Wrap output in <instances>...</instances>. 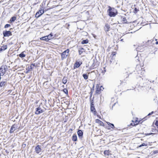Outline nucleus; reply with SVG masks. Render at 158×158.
<instances>
[{"mask_svg":"<svg viewBox=\"0 0 158 158\" xmlns=\"http://www.w3.org/2000/svg\"><path fill=\"white\" fill-rule=\"evenodd\" d=\"M109 9L108 10V13L110 17L114 16L116 15L115 13L114 12V9H112L109 6Z\"/></svg>","mask_w":158,"mask_h":158,"instance_id":"1","label":"nucleus"},{"mask_svg":"<svg viewBox=\"0 0 158 158\" xmlns=\"http://www.w3.org/2000/svg\"><path fill=\"white\" fill-rule=\"evenodd\" d=\"M69 50L67 49L64 52L61 54V58L63 60L66 58L69 54Z\"/></svg>","mask_w":158,"mask_h":158,"instance_id":"2","label":"nucleus"},{"mask_svg":"<svg viewBox=\"0 0 158 158\" xmlns=\"http://www.w3.org/2000/svg\"><path fill=\"white\" fill-rule=\"evenodd\" d=\"M44 112L43 110L41 109V108L39 107L36 108L35 114H40Z\"/></svg>","mask_w":158,"mask_h":158,"instance_id":"3","label":"nucleus"},{"mask_svg":"<svg viewBox=\"0 0 158 158\" xmlns=\"http://www.w3.org/2000/svg\"><path fill=\"white\" fill-rule=\"evenodd\" d=\"M3 33L4 36H9L12 35L11 32L10 31H4Z\"/></svg>","mask_w":158,"mask_h":158,"instance_id":"4","label":"nucleus"},{"mask_svg":"<svg viewBox=\"0 0 158 158\" xmlns=\"http://www.w3.org/2000/svg\"><path fill=\"white\" fill-rule=\"evenodd\" d=\"M155 124L156 126V127H154V128H152L153 132H157L158 133V120L156 121L155 123Z\"/></svg>","mask_w":158,"mask_h":158,"instance_id":"5","label":"nucleus"},{"mask_svg":"<svg viewBox=\"0 0 158 158\" xmlns=\"http://www.w3.org/2000/svg\"><path fill=\"white\" fill-rule=\"evenodd\" d=\"M35 150L36 152L37 153L39 154V153H40L41 152V149L40 147V146L39 145H38L37 146H36L35 148Z\"/></svg>","mask_w":158,"mask_h":158,"instance_id":"6","label":"nucleus"},{"mask_svg":"<svg viewBox=\"0 0 158 158\" xmlns=\"http://www.w3.org/2000/svg\"><path fill=\"white\" fill-rule=\"evenodd\" d=\"M17 127L16 125L14 124L13 125L10 129V133H12L15 131Z\"/></svg>","mask_w":158,"mask_h":158,"instance_id":"7","label":"nucleus"},{"mask_svg":"<svg viewBox=\"0 0 158 158\" xmlns=\"http://www.w3.org/2000/svg\"><path fill=\"white\" fill-rule=\"evenodd\" d=\"M91 110L92 112H93L94 114L96 112L94 107V106L93 104H91L90 107Z\"/></svg>","mask_w":158,"mask_h":158,"instance_id":"8","label":"nucleus"},{"mask_svg":"<svg viewBox=\"0 0 158 158\" xmlns=\"http://www.w3.org/2000/svg\"><path fill=\"white\" fill-rule=\"evenodd\" d=\"M96 122L99 124L101 126H103L104 125V123L102 121L98 119L96 120Z\"/></svg>","mask_w":158,"mask_h":158,"instance_id":"9","label":"nucleus"},{"mask_svg":"<svg viewBox=\"0 0 158 158\" xmlns=\"http://www.w3.org/2000/svg\"><path fill=\"white\" fill-rule=\"evenodd\" d=\"M25 52V51L22 52L19 55V57L21 58L24 57L26 56L25 54H24Z\"/></svg>","mask_w":158,"mask_h":158,"instance_id":"10","label":"nucleus"},{"mask_svg":"<svg viewBox=\"0 0 158 158\" xmlns=\"http://www.w3.org/2000/svg\"><path fill=\"white\" fill-rule=\"evenodd\" d=\"M81 64V63L80 64L79 62L77 61L74 64V68H78L80 66Z\"/></svg>","mask_w":158,"mask_h":158,"instance_id":"11","label":"nucleus"},{"mask_svg":"<svg viewBox=\"0 0 158 158\" xmlns=\"http://www.w3.org/2000/svg\"><path fill=\"white\" fill-rule=\"evenodd\" d=\"M96 93H99V92L100 90H102V89L100 88L99 86L97 85L96 86Z\"/></svg>","mask_w":158,"mask_h":158,"instance_id":"12","label":"nucleus"},{"mask_svg":"<svg viewBox=\"0 0 158 158\" xmlns=\"http://www.w3.org/2000/svg\"><path fill=\"white\" fill-rule=\"evenodd\" d=\"M110 27L108 24H106L105 27V29L106 31H109Z\"/></svg>","mask_w":158,"mask_h":158,"instance_id":"13","label":"nucleus"},{"mask_svg":"<svg viewBox=\"0 0 158 158\" xmlns=\"http://www.w3.org/2000/svg\"><path fill=\"white\" fill-rule=\"evenodd\" d=\"M7 84V82L6 81L1 82L0 83V86L2 87L4 86Z\"/></svg>","mask_w":158,"mask_h":158,"instance_id":"14","label":"nucleus"},{"mask_svg":"<svg viewBox=\"0 0 158 158\" xmlns=\"http://www.w3.org/2000/svg\"><path fill=\"white\" fill-rule=\"evenodd\" d=\"M77 134L79 137H81L83 135V132L81 130H79L77 131Z\"/></svg>","mask_w":158,"mask_h":158,"instance_id":"15","label":"nucleus"},{"mask_svg":"<svg viewBox=\"0 0 158 158\" xmlns=\"http://www.w3.org/2000/svg\"><path fill=\"white\" fill-rule=\"evenodd\" d=\"M16 19V17L15 16H13L10 19L9 22L10 23H12L13 22H14Z\"/></svg>","mask_w":158,"mask_h":158,"instance_id":"16","label":"nucleus"},{"mask_svg":"<svg viewBox=\"0 0 158 158\" xmlns=\"http://www.w3.org/2000/svg\"><path fill=\"white\" fill-rule=\"evenodd\" d=\"M40 39L41 40H45L46 41H48V37L47 36L42 37L40 38Z\"/></svg>","mask_w":158,"mask_h":158,"instance_id":"17","label":"nucleus"},{"mask_svg":"<svg viewBox=\"0 0 158 158\" xmlns=\"http://www.w3.org/2000/svg\"><path fill=\"white\" fill-rule=\"evenodd\" d=\"M72 140L74 141H76L77 140V137L76 134H73L72 136Z\"/></svg>","mask_w":158,"mask_h":158,"instance_id":"18","label":"nucleus"},{"mask_svg":"<svg viewBox=\"0 0 158 158\" xmlns=\"http://www.w3.org/2000/svg\"><path fill=\"white\" fill-rule=\"evenodd\" d=\"M38 12H39V14H40L39 15L38 17H40V15H41L42 14H43L44 12V9H41L39 10Z\"/></svg>","mask_w":158,"mask_h":158,"instance_id":"19","label":"nucleus"},{"mask_svg":"<svg viewBox=\"0 0 158 158\" xmlns=\"http://www.w3.org/2000/svg\"><path fill=\"white\" fill-rule=\"evenodd\" d=\"M67 81V78L65 77H64L62 80V82L63 84H65Z\"/></svg>","mask_w":158,"mask_h":158,"instance_id":"20","label":"nucleus"},{"mask_svg":"<svg viewBox=\"0 0 158 158\" xmlns=\"http://www.w3.org/2000/svg\"><path fill=\"white\" fill-rule=\"evenodd\" d=\"M84 51L85 50L83 48H80L78 51L79 55H81Z\"/></svg>","mask_w":158,"mask_h":158,"instance_id":"21","label":"nucleus"},{"mask_svg":"<svg viewBox=\"0 0 158 158\" xmlns=\"http://www.w3.org/2000/svg\"><path fill=\"white\" fill-rule=\"evenodd\" d=\"M106 123L110 127H111V128L113 129L114 127V125L113 124L110 123L109 122H106Z\"/></svg>","mask_w":158,"mask_h":158,"instance_id":"22","label":"nucleus"},{"mask_svg":"<svg viewBox=\"0 0 158 158\" xmlns=\"http://www.w3.org/2000/svg\"><path fill=\"white\" fill-rule=\"evenodd\" d=\"M52 36L53 35L52 33H50L49 35H47V36L48 37V40L51 39Z\"/></svg>","mask_w":158,"mask_h":158,"instance_id":"23","label":"nucleus"},{"mask_svg":"<svg viewBox=\"0 0 158 158\" xmlns=\"http://www.w3.org/2000/svg\"><path fill=\"white\" fill-rule=\"evenodd\" d=\"M7 48V46L5 45L4 46H3L0 48L1 50H5V49H6Z\"/></svg>","mask_w":158,"mask_h":158,"instance_id":"24","label":"nucleus"},{"mask_svg":"<svg viewBox=\"0 0 158 158\" xmlns=\"http://www.w3.org/2000/svg\"><path fill=\"white\" fill-rule=\"evenodd\" d=\"M83 77L85 79V80H86L88 78V76L86 74H84L83 75Z\"/></svg>","mask_w":158,"mask_h":158,"instance_id":"25","label":"nucleus"},{"mask_svg":"<svg viewBox=\"0 0 158 158\" xmlns=\"http://www.w3.org/2000/svg\"><path fill=\"white\" fill-rule=\"evenodd\" d=\"M88 40H83L81 42V43L82 44H87V43H88Z\"/></svg>","mask_w":158,"mask_h":158,"instance_id":"26","label":"nucleus"},{"mask_svg":"<svg viewBox=\"0 0 158 158\" xmlns=\"http://www.w3.org/2000/svg\"><path fill=\"white\" fill-rule=\"evenodd\" d=\"M105 154L108 155H109V150H105L104 152Z\"/></svg>","mask_w":158,"mask_h":158,"instance_id":"27","label":"nucleus"},{"mask_svg":"<svg viewBox=\"0 0 158 158\" xmlns=\"http://www.w3.org/2000/svg\"><path fill=\"white\" fill-rule=\"evenodd\" d=\"M147 146V144L144 143H143L142 144H141L140 146H139V147H141L142 146Z\"/></svg>","mask_w":158,"mask_h":158,"instance_id":"28","label":"nucleus"},{"mask_svg":"<svg viewBox=\"0 0 158 158\" xmlns=\"http://www.w3.org/2000/svg\"><path fill=\"white\" fill-rule=\"evenodd\" d=\"M63 91H64V92L65 94H68V90H67V89H64Z\"/></svg>","mask_w":158,"mask_h":158,"instance_id":"29","label":"nucleus"},{"mask_svg":"<svg viewBox=\"0 0 158 158\" xmlns=\"http://www.w3.org/2000/svg\"><path fill=\"white\" fill-rule=\"evenodd\" d=\"M10 25L9 24H6L5 26V28H7L9 27H10Z\"/></svg>","mask_w":158,"mask_h":158,"instance_id":"30","label":"nucleus"},{"mask_svg":"<svg viewBox=\"0 0 158 158\" xmlns=\"http://www.w3.org/2000/svg\"><path fill=\"white\" fill-rule=\"evenodd\" d=\"M39 14V12H37L36 14L35 17H37V18L39 17H38V16Z\"/></svg>","mask_w":158,"mask_h":158,"instance_id":"31","label":"nucleus"},{"mask_svg":"<svg viewBox=\"0 0 158 158\" xmlns=\"http://www.w3.org/2000/svg\"><path fill=\"white\" fill-rule=\"evenodd\" d=\"M153 152L154 154L158 153V150L154 151Z\"/></svg>","mask_w":158,"mask_h":158,"instance_id":"32","label":"nucleus"},{"mask_svg":"<svg viewBox=\"0 0 158 158\" xmlns=\"http://www.w3.org/2000/svg\"><path fill=\"white\" fill-rule=\"evenodd\" d=\"M35 64H31V65L30 67L31 69H32L33 67L34 66Z\"/></svg>","mask_w":158,"mask_h":158,"instance_id":"33","label":"nucleus"},{"mask_svg":"<svg viewBox=\"0 0 158 158\" xmlns=\"http://www.w3.org/2000/svg\"><path fill=\"white\" fill-rule=\"evenodd\" d=\"M153 113V111H152V112H151L149 113L148 114V115H151Z\"/></svg>","mask_w":158,"mask_h":158,"instance_id":"34","label":"nucleus"},{"mask_svg":"<svg viewBox=\"0 0 158 158\" xmlns=\"http://www.w3.org/2000/svg\"><path fill=\"white\" fill-rule=\"evenodd\" d=\"M123 20L124 21H126V20L125 18H123Z\"/></svg>","mask_w":158,"mask_h":158,"instance_id":"35","label":"nucleus"},{"mask_svg":"<svg viewBox=\"0 0 158 158\" xmlns=\"http://www.w3.org/2000/svg\"><path fill=\"white\" fill-rule=\"evenodd\" d=\"M100 88L102 89V90L104 89V88L102 86H100Z\"/></svg>","mask_w":158,"mask_h":158,"instance_id":"36","label":"nucleus"},{"mask_svg":"<svg viewBox=\"0 0 158 158\" xmlns=\"http://www.w3.org/2000/svg\"><path fill=\"white\" fill-rule=\"evenodd\" d=\"M156 44H158V42H156Z\"/></svg>","mask_w":158,"mask_h":158,"instance_id":"37","label":"nucleus"},{"mask_svg":"<svg viewBox=\"0 0 158 158\" xmlns=\"http://www.w3.org/2000/svg\"><path fill=\"white\" fill-rule=\"evenodd\" d=\"M139 49V48H137V51H138Z\"/></svg>","mask_w":158,"mask_h":158,"instance_id":"38","label":"nucleus"},{"mask_svg":"<svg viewBox=\"0 0 158 158\" xmlns=\"http://www.w3.org/2000/svg\"><path fill=\"white\" fill-rule=\"evenodd\" d=\"M108 129H109V130H110V128L109 127V128H108Z\"/></svg>","mask_w":158,"mask_h":158,"instance_id":"39","label":"nucleus"},{"mask_svg":"<svg viewBox=\"0 0 158 158\" xmlns=\"http://www.w3.org/2000/svg\"><path fill=\"white\" fill-rule=\"evenodd\" d=\"M136 124H138V123H137L136 122Z\"/></svg>","mask_w":158,"mask_h":158,"instance_id":"40","label":"nucleus"},{"mask_svg":"<svg viewBox=\"0 0 158 158\" xmlns=\"http://www.w3.org/2000/svg\"><path fill=\"white\" fill-rule=\"evenodd\" d=\"M152 134V133H150L149 134V135H151V134Z\"/></svg>","mask_w":158,"mask_h":158,"instance_id":"41","label":"nucleus"}]
</instances>
